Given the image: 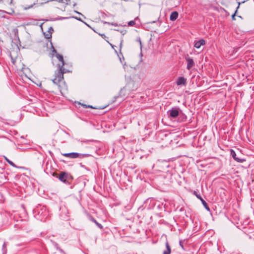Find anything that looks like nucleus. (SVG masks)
Segmentation results:
<instances>
[{
	"mask_svg": "<svg viewBox=\"0 0 254 254\" xmlns=\"http://www.w3.org/2000/svg\"><path fill=\"white\" fill-rule=\"evenodd\" d=\"M59 61L60 62L58 64V69L55 71L54 78L53 79L54 83L58 85L60 87H61L62 84H64V74L66 72H70L69 70L65 69L64 68L65 63L64 60L63 56L58 54L56 56Z\"/></svg>",
	"mask_w": 254,
	"mask_h": 254,
	"instance_id": "obj_1",
	"label": "nucleus"
},
{
	"mask_svg": "<svg viewBox=\"0 0 254 254\" xmlns=\"http://www.w3.org/2000/svg\"><path fill=\"white\" fill-rule=\"evenodd\" d=\"M33 213L35 216H38L37 219H40L41 220L46 218L48 215V212L46 207L41 206L37 207L34 209Z\"/></svg>",
	"mask_w": 254,
	"mask_h": 254,
	"instance_id": "obj_2",
	"label": "nucleus"
},
{
	"mask_svg": "<svg viewBox=\"0 0 254 254\" xmlns=\"http://www.w3.org/2000/svg\"><path fill=\"white\" fill-rule=\"evenodd\" d=\"M53 175L64 183H69L73 179L72 176L70 174L65 172H62L59 174L57 173H54Z\"/></svg>",
	"mask_w": 254,
	"mask_h": 254,
	"instance_id": "obj_3",
	"label": "nucleus"
},
{
	"mask_svg": "<svg viewBox=\"0 0 254 254\" xmlns=\"http://www.w3.org/2000/svg\"><path fill=\"white\" fill-rule=\"evenodd\" d=\"M193 194H194L196 197L198 198L202 202L203 206L208 211H210V208L208 206L206 201L203 199V198L201 197L200 191H193Z\"/></svg>",
	"mask_w": 254,
	"mask_h": 254,
	"instance_id": "obj_4",
	"label": "nucleus"
},
{
	"mask_svg": "<svg viewBox=\"0 0 254 254\" xmlns=\"http://www.w3.org/2000/svg\"><path fill=\"white\" fill-rule=\"evenodd\" d=\"M42 30L43 31V34L46 39H49L52 38V34L54 32V29L51 26H48L45 31H44L42 27Z\"/></svg>",
	"mask_w": 254,
	"mask_h": 254,
	"instance_id": "obj_5",
	"label": "nucleus"
},
{
	"mask_svg": "<svg viewBox=\"0 0 254 254\" xmlns=\"http://www.w3.org/2000/svg\"><path fill=\"white\" fill-rule=\"evenodd\" d=\"M63 155L66 157H68L70 158H76L78 157H81L82 156L81 154L77 153H64L63 154Z\"/></svg>",
	"mask_w": 254,
	"mask_h": 254,
	"instance_id": "obj_6",
	"label": "nucleus"
},
{
	"mask_svg": "<svg viewBox=\"0 0 254 254\" xmlns=\"http://www.w3.org/2000/svg\"><path fill=\"white\" fill-rule=\"evenodd\" d=\"M187 83V79L184 77H179L176 81V84L177 85H185Z\"/></svg>",
	"mask_w": 254,
	"mask_h": 254,
	"instance_id": "obj_7",
	"label": "nucleus"
},
{
	"mask_svg": "<svg viewBox=\"0 0 254 254\" xmlns=\"http://www.w3.org/2000/svg\"><path fill=\"white\" fill-rule=\"evenodd\" d=\"M186 61L187 62V69L190 70L192 66L194 65V62L193 60L190 58H188L186 59Z\"/></svg>",
	"mask_w": 254,
	"mask_h": 254,
	"instance_id": "obj_8",
	"label": "nucleus"
},
{
	"mask_svg": "<svg viewBox=\"0 0 254 254\" xmlns=\"http://www.w3.org/2000/svg\"><path fill=\"white\" fill-rule=\"evenodd\" d=\"M205 44V41L204 39H200L198 41L194 42V47L197 49L199 48L201 46H203Z\"/></svg>",
	"mask_w": 254,
	"mask_h": 254,
	"instance_id": "obj_9",
	"label": "nucleus"
},
{
	"mask_svg": "<svg viewBox=\"0 0 254 254\" xmlns=\"http://www.w3.org/2000/svg\"><path fill=\"white\" fill-rule=\"evenodd\" d=\"M59 1L63 5V6H64V7L71 4V0H59Z\"/></svg>",
	"mask_w": 254,
	"mask_h": 254,
	"instance_id": "obj_10",
	"label": "nucleus"
},
{
	"mask_svg": "<svg viewBox=\"0 0 254 254\" xmlns=\"http://www.w3.org/2000/svg\"><path fill=\"white\" fill-rule=\"evenodd\" d=\"M165 246L166 249L164 251L163 254H170L171 252V249L167 241L166 242Z\"/></svg>",
	"mask_w": 254,
	"mask_h": 254,
	"instance_id": "obj_11",
	"label": "nucleus"
},
{
	"mask_svg": "<svg viewBox=\"0 0 254 254\" xmlns=\"http://www.w3.org/2000/svg\"><path fill=\"white\" fill-rule=\"evenodd\" d=\"M170 116L173 118H176L179 115L178 110H171L169 111Z\"/></svg>",
	"mask_w": 254,
	"mask_h": 254,
	"instance_id": "obj_12",
	"label": "nucleus"
},
{
	"mask_svg": "<svg viewBox=\"0 0 254 254\" xmlns=\"http://www.w3.org/2000/svg\"><path fill=\"white\" fill-rule=\"evenodd\" d=\"M178 17V13L177 11H174L171 13L170 19L172 21H174L177 19Z\"/></svg>",
	"mask_w": 254,
	"mask_h": 254,
	"instance_id": "obj_13",
	"label": "nucleus"
},
{
	"mask_svg": "<svg viewBox=\"0 0 254 254\" xmlns=\"http://www.w3.org/2000/svg\"><path fill=\"white\" fill-rule=\"evenodd\" d=\"M11 34L13 35V37L15 39L18 38V29L16 28L13 29L11 31Z\"/></svg>",
	"mask_w": 254,
	"mask_h": 254,
	"instance_id": "obj_14",
	"label": "nucleus"
},
{
	"mask_svg": "<svg viewBox=\"0 0 254 254\" xmlns=\"http://www.w3.org/2000/svg\"><path fill=\"white\" fill-rule=\"evenodd\" d=\"M90 220L93 222L95 223L96 226L101 229H102L103 227V226L99 223H98L93 217H90Z\"/></svg>",
	"mask_w": 254,
	"mask_h": 254,
	"instance_id": "obj_15",
	"label": "nucleus"
},
{
	"mask_svg": "<svg viewBox=\"0 0 254 254\" xmlns=\"http://www.w3.org/2000/svg\"><path fill=\"white\" fill-rule=\"evenodd\" d=\"M230 154H231V155L232 156V157L237 161L238 162H241V160L237 158L236 157V154L234 150H233V149H231L230 150Z\"/></svg>",
	"mask_w": 254,
	"mask_h": 254,
	"instance_id": "obj_16",
	"label": "nucleus"
},
{
	"mask_svg": "<svg viewBox=\"0 0 254 254\" xmlns=\"http://www.w3.org/2000/svg\"><path fill=\"white\" fill-rule=\"evenodd\" d=\"M51 242H52L53 245L54 246V247L57 250H59L61 253H64V251L61 249L59 247V245L58 244L56 243L54 241H53L52 240L51 241Z\"/></svg>",
	"mask_w": 254,
	"mask_h": 254,
	"instance_id": "obj_17",
	"label": "nucleus"
},
{
	"mask_svg": "<svg viewBox=\"0 0 254 254\" xmlns=\"http://www.w3.org/2000/svg\"><path fill=\"white\" fill-rule=\"evenodd\" d=\"M7 243L6 242H4L3 245H2V254H6V253H7V249H6V247H7Z\"/></svg>",
	"mask_w": 254,
	"mask_h": 254,
	"instance_id": "obj_18",
	"label": "nucleus"
},
{
	"mask_svg": "<svg viewBox=\"0 0 254 254\" xmlns=\"http://www.w3.org/2000/svg\"><path fill=\"white\" fill-rule=\"evenodd\" d=\"M67 210L65 208L64 215L63 214H60V216L63 219H68V216L67 215Z\"/></svg>",
	"mask_w": 254,
	"mask_h": 254,
	"instance_id": "obj_19",
	"label": "nucleus"
},
{
	"mask_svg": "<svg viewBox=\"0 0 254 254\" xmlns=\"http://www.w3.org/2000/svg\"><path fill=\"white\" fill-rule=\"evenodd\" d=\"M4 215H5V216L6 217V219H7L6 220H7V221H8V220L9 218L10 219H11V218H11V213H10V212H6V211H5V212H4Z\"/></svg>",
	"mask_w": 254,
	"mask_h": 254,
	"instance_id": "obj_20",
	"label": "nucleus"
},
{
	"mask_svg": "<svg viewBox=\"0 0 254 254\" xmlns=\"http://www.w3.org/2000/svg\"><path fill=\"white\" fill-rule=\"evenodd\" d=\"M4 157L5 160L6 161V162L9 164H10L11 166H12L13 167H16V165L14 164V163H13L12 161L9 160L7 157Z\"/></svg>",
	"mask_w": 254,
	"mask_h": 254,
	"instance_id": "obj_21",
	"label": "nucleus"
},
{
	"mask_svg": "<svg viewBox=\"0 0 254 254\" xmlns=\"http://www.w3.org/2000/svg\"><path fill=\"white\" fill-rule=\"evenodd\" d=\"M184 243H185V240H183V241L180 240L179 242V245L183 250H185L184 246Z\"/></svg>",
	"mask_w": 254,
	"mask_h": 254,
	"instance_id": "obj_22",
	"label": "nucleus"
},
{
	"mask_svg": "<svg viewBox=\"0 0 254 254\" xmlns=\"http://www.w3.org/2000/svg\"><path fill=\"white\" fill-rule=\"evenodd\" d=\"M135 21L133 20H131L128 23V25L129 26H133L135 25Z\"/></svg>",
	"mask_w": 254,
	"mask_h": 254,
	"instance_id": "obj_23",
	"label": "nucleus"
},
{
	"mask_svg": "<svg viewBox=\"0 0 254 254\" xmlns=\"http://www.w3.org/2000/svg\"><path fill=\"white\" fill-rule=\"evenodd\" d=\"M6 13H8V14H13V13H14V10H13V9H11L9 10V11H6Z\"/></svg>",
	"mask_w": 254,
	"mask_h": 254,
	"instance_id": "obj_24",
	"label": "nucleus"
},
{
	"mask_svg": "<svg viewBox=\"0 0 254 254\" xmlns=\"http://www.w3.org/2000/svg\"><path fill=\"white\" fill-rule=\"evenodd\" d=\"M100 35L103 39H105L106 38V36L104 34H100Z\"/></svg>",
	"mask_w": 254,
	"mask_h": 254,
	"instance_id": "obj_25",
	"label": "nucleus"
},
{
	"mask_svg": "<svg viewBox=\"0 0 254 254\" xmlns=\"http://www.w3.org/2000/svg\"><path fill=\"white\" fill-rule=\"evenodd\" d=\"M83 107H85V108H92V106H86V105H82Z\"/></svg>",
	"mask_w": 254,
	"mask_h": 254,
	"instance_id": "obj_26",
	"label": "nucleus"
},
{
	"mask_svg": "<svg viewBox=\"0 0 254 254\" xmlns=\"http://www.w3.org/2000/svg\"><path fill=\"white\" fill-rule=\"evenodd\" d=\"M10 4H12V5H13V0H10Z\"/></svg>",
	"mask_w": 254,
	"mask_h": 254,
	"instance_id": "obj_27",
	"label": "nucleus"
},
{
	"mask_svg": "<svg viewBox=\"0 0 254 254\" xmlns=\"http://www.w3.org/2000/svg\"><path fill=\"white\" fill-rule=\"evenodd\" d=\"M182 210H183V208H181L180 209V211H182Z\"/></svg>",
	"mask_w": 254,
	"mask_h": 254,
	"instance_id": "obj_28",
	"label": "nucleus"
},
{
	"mask_svg": "<svg viewBox=\"0 0 254 254\" xmlns=\"http://www.w3.org/2000/svg\"><path fill=\"white\" fill-rule=\"evenodd\" d=\"M106 41L107 43H109V41H108L107 40H106Z\"/></svg>",
	"mask_w": 254,
	"mask_h": 254,
	"instance_id": "obj_29",
	"label": "nucleus"
},
{
	"mask_svg": "<svg viewBox=\"0 0 254 254\" xmlns=\"http://www.w3.org/2000/svg\"><path fill=\"white\" fill-rule=\"evenodd\" d=\"M106 41L107 43H109V41H108L107 40H106Z\"/></svg>",
	"mask_w": 254,
	"mask_h": 254,
	"instance_id": "obj_30",
	"label": "nucleus"
},
{
	"mask_svg": "<svg viewBox=\"0 0 254 254\" xmlns=\"http://www.w3.org/2000/svg\"><path fill=\"white\" fill-rule=\"evenodd\" d=\"M106 41L107 43H109V41H108L107 40H106Z\"/></svg>",
	"mask_w": 254,
	"mask_h": 254,
	"instance_id": "obj_31",
	"label": "nucleus"
},
{
	"mask_svg": "<svg viewBox=\"0 0 254 254\" xmlns=\"http://www.w3.org/2000/svg\"><path fill=\"white\" fill-rule=\"evenodd\" d=\"M106 41L107 43H109V41H108L107 40H106Z\"/></svg>",
	"mask_w": 254,
	"mask_h": 254,
	"instance_id": "obj_32",
	"label": "nucleus"
}]
</instances>
